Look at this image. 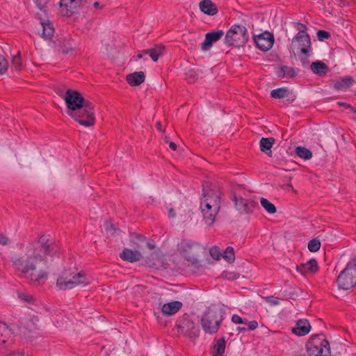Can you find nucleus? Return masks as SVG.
Returning a JSON list of instances; mask_svg holds the SVG:
<instances>
[{
  "label": "nucleus",
  "instance_id": "42",
  "mask_svg": "<svg viewBox=\"0 0 356 356\" xmlns=\"http://www.w3.org/2000/svg\"><path fill=\"white\" fill-rule=\"evenodd\" d=\"M18 297L20 300H22V301H24L25 302H28V303H33L34 302V298L30 294L22 292V293H18Z\"/></svg>",
  "mask_w": 356,
  "mask_h": 356
},
{
  "label": "nucleus",
  "instance_id": "56",
  "mask_svg": "<svg viewBox=\"0 0 356 356\" xmlns=\"http://www.w3.org/2000/svg\"><path fill=\"white\" fill-rule=\"evenodd\" d=\"M144 55H145V54H143V51L142 52L138 54L136 57H137V58H142Z\"/></svg>",
  "mask_w": 356,
  "mask_h": 356
},
{
  "label": "nucleus",
  "instance_id": "15",
  "mask_svg": "<svg viewBox=\"0 0 356 356\" xmlns=\"http://www.w3.org/2000/svg\"><path fill=\"white\" fill-rule=\"evenodd\" d=\"M81 0H60V13L63 16H71L79 7Z\"/></svg>",
  "mask_w": 356,
  "mask_h": 356
},
{
  "label": "nucleus",
  "instance_id": "49",
  "mask_svg": "<svg viewBox=\"0 0 356 356\" xmlns=\"http://www.w3.org/2000/svg\"><path fill=\"white\" fill-rule=\"evenodd\" d=\"M246 324L248 325V327H247V329L249 331L254 330L258 327V323L257 321H248V323Z\"/></svg>",
  "mask_w": 356,
  "mask_h": 356
},
{
  "label": "nucleus",
  "instance_id": "40",
  "mask_svg": "<svg viewBox=\"0 0 356 356\" xmlns=\"http://www.w3.org/2000/svg\"><path fill=\"white\" fill-rule=\"evenodd\" d=\"M8 67V62L5 57L0 54V74H3L6 72Z\"/></svg>",
  "mask_w": 356,
  "mask_h": 356
},
{
  "label": "nucleus",
  "instance_id": "5",
  "mask_svg": "<svg viewBox=\"0 0 356 356\" xmlns=\"http://www.w3.org/2000/svg\"><path fill=\"white\" fill-rule=\"evenodd\" d=\"M306 349L309 356L330 355V343L322 334L312 336L306 343Z\"/></svg>",
  "mask_w": 356,
  "mask_h": 356
},
{
  "label": "nucleus",
  "instance_id": "55",
  "mask_svg": "<svg viewBox=\"0 0 356 356\" xmlns=\"http://www.w3.org/2000/svg\"><path fill=\"white\" fill-rule=\"evenodd\" d=\"M93 6L95 8H102V7L99 6V3L97 1H96L93 3Z\"/></svg>",
  "mask_w": 356,
  "mask_h": 356
},
{
  "label": "nucleus",
  "instance_id": "6",
  "mask_svg": "<svg viewBox=\"0 0 356 356\" xmlns=\"http://www.w3.org/2000/svg\"><path fill=\"white\" fill-rule=\"evenodd\" d=\"M337 282L339 288L348 290L356 285V257L348 263L339 275Z\"/></svg>",
  "mask_w": 356,
  "mask_h": 356
},
{
  "label": "nucleus",
  "instance_id": "8",
  "mask_svg": "<svg viewBox=\"0 0 356 356\" xmlns=\"http://www.w3.org/2000/svg\"><path fill=\"white\" fill-rule=\"evenodd\" d=\"M177 332L184 337L194 341L200 335L199 327L187 314L183 315L177 321Z\"/></svg>",
  "mask_w": 356,
  "mask_h": 356
},
{
  "label": "nucleus",
  "instance_id": "29",
  "mask_svg": "<svg viewBox=\"0 0 356 356\" xmlns=\"http://www.w3.org/2000/svg\"><path fill=\"white\" fill-rule=\"evenodd\" d=\"M274 143L275 139L273 138H262L259 143L261 151L271 156V148Z\"/></svg>",
  "mask_w": 356,
  "mask_h": 356
},
{
  "label": "nucleus",
  "instance_id": "54",
  "mask_svg": "<svg viewBox=\"0 0 356 356\" xmlns=\"http://www.w3.org/2000/svg\"><path fill=\"white\" fill-rule=\"evenodd\" d=\"M156 127L158 130L162 131V125L161 122L159 121L156 123Z\"/></svg>",
  "mask_w": 356,
  "mask_h": 356
},
{
  "label": "nucleus",
  "instance_id": "57",
  "mask_svg": "<svg viewBox=\"0 0 356 356\" xmlns=\"http://www.w3.org/2000/svg\"><path fill=\"white\" fill-rule=\"evenodd\" d=\"M238 330L240 331V332H244V331H247L248 329H247V327H238Z\"/></svg>",
  "mask_w": 356,
  "mask_h": 356
},
{
  "label": "nucleus",
  "instance_id": "28",
  "mask_svg": "<svg viewBox=\"0 0 356 356\" xmlns=\"http://www.w3.org/2000/svg\"><path fill=\"white\" fill-rule=\"evenodd\" d=\"M311 70L320 76H325L329 71L327 65L321 61L313 62L311 64Z\"/></svg>",
  "mask_w": 356,
  "mask_h": 356
},
{
  "label": "nucleus",
  "instance_id": "46",
  "mask_svg": "<svg viewBox=\"0 0 356 356\" xmlns=\"http://www.w3.org/2000/svg\"><path fill=\"white\" fill-rule=\"evenodd\" d=\"M317 37L319 40H323L328 39L330 37V34L326 31L320 30L317 32Z\"/></svg>",
  "mask_w": 356,
  "mask_h": 356
},
{
  "label": "nucleus",
  "instance_id": "52",
  "mask_svg": "<svg viewBox=\"0 0 356 356\" xmlns=\"http://www.w3.org/2000/svg\"><path fill=\"white\" fill-rule=\"evenodd\" d=\"M169 147L171 149H172L173 151H175L177 150V145L174 143V142H170L169 143Z\"/></svg>",
  "mask_w": 356,
  "mask_h": 356
},
{
  "label": "nucleus",
  "instance_id": "27",
  "mask_svg": "<svg viewBox=\"0 0 356 356\" xmlns=\"http://www.w3.org/2000/svg\"><path fill=\"white\" fill-rule=\"evenodd\" d=\"M164 48L163 44H156L152 49L144 50L143 54H149L152 60L156 62L158 60L159 56L163 54Z\"/></svg>",
  "mask_w": 356,
  "mask_h": 356
},
{
  "label": "nucleus",
  "instance_id": "39",
  "mask_svg": "<svg viewBox=\"0 0 356 356\" xmlns=\"http://www.w3.org/2000/svg\"><path fill=\"white\" fill-rule=\"evenodd\" d=\"M294 24H295V27L298 31V33L296 34L297 38H300V36H302V35L307 34L306 32V31H307L306 25L301 24L300 22H295Z\"/></svg>",
  "mask_w": 356,
  "mask_h": 356
},
{
  "label": "nucleus",
  "instance_id": "9",
  "mask_svg": "<svg viewBox=\"0 0 356 356\" xmlns=\"http://www.w3.org/2000/svg\"><path fill=\"white\" fill-rule=\"evenodd\" d=\"M200 250L201 246L200 244L186 240L181 241L177 246V251L179 254L192 264L197 263V257Z\"/></svg>",
  "mask_w": 356,
  "mask_h": 356
},
{
  "label": "nucleus",
  "instance_id": "14",
  "mask_svg": "<svg viewBox=\"0 0 356 356\" xmlns=\"http://www.w3.org/2000/svg\"><path fill=\"white\" fill-rule=\"evenodd\" d=\"M293 49L299 50L304 54H307L311 49V40L309 34H304L297 38V35L292 40Z\"/></svg>",
  "mask_w": 356,
  "mask_h": 356
},
{
  "label": "nucleus",
  "instance_id": "48",
  "mask_svg": "<svg viewBox=\"0 0 356 356\" xmlns=\"http://www.w3.org/2000/svg\"><path fill=\"white\" fill-rule=\"evenodd\" d=\"M105 228L107 232H110L112 234H114L116 231L114 225L111 221H106L105 222Z\"/></svg>",
  "mask_w": 356,
  "mask_h": 356
},
{
  "label": "nucleus",
  "instance_id": "38",
  "mask_svg": "<svg viewBox=\"0 0 356 356\" xmlns=\"http://www.w3.org/2000/svg\"><path fill=\"white\" fill-rule=\"evenodd\" d=\"M12 65L15 67L17 70H21L22 67V63L20 51H18L17 55L13 57Z\"/></svg>",
  "mask_w": 356,
  "mask_h": 356
},
{
  "label": "nucleus",
  "instance_id": "17",
  "mask_svg": "<svg viewBox=\"0 0 356 356\" xmlns=\"http://www.w3.org/2000/svg\"><path fill=\"white\" fill-rule=\"evenodd\" d=\"M296 270L303 276L307 274H314L319 270L318 263L315 259H311L305 264L296 266Z\"/></svg>",
  "mask_w": 356,
  "mask_h": 356
},
{
  "label": "nucleus",
  "instance_id": "30",
  "mask_svg": "<svg viewBox=\"0 0 356 356\" xmlns=\"http://www.w3.org/2000/svg\"><path fill=\"white\" fill-rule=\"evenodd\" d=\"M40 25L42 29V32L41 34L42 38L45 40L50 39L54 33V29L52 24L49 21H47L41 22Z\"/></svg>",
  "mask_w": 356,
  "mask_h": 356
},
{
  "label": "nucleus",
  "instance_id": "3",
  "mask_svg": "<svg viewBox=\"0 0 356 356\" xmlns=\"http://www.w3.org/2000/svg\"><path fill=\"white\" fill-rule=\"evenodd\" d=\"M67 114L84 127H92L95 123V106L90 101L84 103L79 108L67 111Z\"/></svg>",
  "mask_w": 356,
  "mask_h": 356
},
{
  "label": "nucleus",
  "instance_id": "44",
  "mask_svg": "<svg viewBox=\"0 0 356 356\" xmlns=\"http://www.w3.org/2000/svg\"><path fill=\"white\" fill-rule=\"evenodd\" d=\"M47 1L48 0H34L38 8L44 13H47L48 10L47 7Z\"/></svg>",
  "mask_w": 356,
  "mask_h": 356
},
{
  "label": "nucleus",
  "instance_id": "7",
  "mask_svg": "<svg viewBox=\"0 0 356 356\" xmlns=\"http://www.w3.org/2000/svg\"><path fill=\"white\" fill-rule=\"evenodd\" d=\"M248 41L247 29L244 26L233 25L227 32L225 43L227 46L241 47Z\"/></svg>",
  "mask_w": 356,
  "mask_h": 356
},
{
  "label": "nucleus",
  "instance_id": "45",
  "mask_svg": "<svg viewBox=\"0 0 356 356\" xmlns=\"http://www.w3.org/2000/svg\"><path fill=\"white\" fill-rule=\"evenodd\" d=\"M232 321L236 324H246L248 323V319L242 318L240 316L234 314L232 316Z\"/></svg>",
  "mask_w": 356,
  "mask_h": 356
},
{
  "label": "nucleus",
  "instance_id": "33",
  "mask_svg": "<svg viewBox=\"0 0 356 356\" xmlns=\"http://www.w3.org/2000/svg\"><path fill=\"white\" fill-rule=\"evenodd\" d=\"M296 154L300 158L305 160L310 159L312 157V152L307 148L302 146L296 148Z\"/></svg>",
  "mask_w": 356,
  "mask_h": 356
},
{
  "label": "nucleus",
  "instance_id": "50",
  "mask_svg": "<svg viewBox=\"0 0 356 356\" xmlns=\"http://www.w3.org/2000/svg\"><path fill=\"white\" fill-rule=\"evenodd\" d=\"M8 243V238L1 232H0V244L2 245H6Z\"/></svg>",
  "mask_w": 356,
  "mask_h": 356
},
{
  "label": "nucleus",
  "instance_id": "2",
  "mask_svg": "<svg viewBox=\"0 0 356 356\" xmlns=\"http://www.w3.org/2000/svg\"><path fill=\"white\" fill-rule=\"evenodd\" d=\"M90 283V277L83 270L77 273L65 270L57 278L56 286L60 290L65 291L78 286L83 287L89 285Z\"/></svg>",
  "mask_w": 356,
  "mask_h": 356
},
{
  "label": "nucleus",
  "instance_id": "10",
  "mask_svg": "<svg viewBox=\"0 0 356 356\" xmlns=\"http://www.w3.org/2000/svg\"><path fill=\"white\" fill-rule=\"evenodd\" d=\"M202 199L200 205L209 208L213 207V211L218 207H220L221 191L219 187L214 186L212 188L206 189L203 185Z\"/></svg>",
  "mask_w": 356,
  "mask_h": 356
},
{
  "label": "nucleus",
  "instance_id": "31",
  "mask_svg": "<svg viewBox=\"0 0 356 356\" xmlns=\"http://www.w3.org/2000/svg\"><path fill=\"white\" fill-rule=\"evenodd\" d=\"M225 340L224 338L219 339L213 345V356H222L225 350Z\"/></svg>",
  "mask_w": 356,
  "mask_h": 356
},
{
  "label": "nucleus",
  "instance_id": "20",
  "mask_svg": "<svg viewBox=\"0 0 356 356\" xmlns=\"http://www.w3.org/2000/svg\"><path fill=\"white\" fill-rule=\"evenodd\" d=\"M312 327L307 319H300L296 322V326L291 329V332L299 337L305 336L309 333Z\"/></svg>",
  "mask_w": 356,
  "mask_h": 356
},
{
  "label": "nucleus",
  "instance_id": "32",
  "mask_svg": "<svg viewBox=\"0 0 356 356\" xmlns=\"http://www.w3.org/2000/svg\"><path fill=\"white\" fill-rule=\"evenodd\" d=\"M296 76V72L293 67L288 66H282L277 72V76L279 78H284L285 76L292 78Z\"/></svg>",
  "mask_w": 356,
  "mask_h": 356
},
{
  "label": "nucleus",
  "instance_id": "12",
  "mask_svg": "<svg viewBox=\"0 0 356 356\" xmlns=\"http://www.w3.org/2000/svg\"><path fill=\"white\" fill-rule=\"evenodd\" d=\"M64 99L67 107V111H72L79 108V106H83L84 103L88 101L79 92L71 89L65 92Z\"/></svg>",
  "mask_w": 356,
  "mask_h": 356
},
{
  "label": "nucleus",
  "instance_id": "25",
  "mask_svg": "<svg viewBox=\"0 0 356 356\" xmlns=\"http://www.w3.org/2000/svg\"><path fill=\"white\" fill-rule=\"evenodd\" d=\"M200 10L209 15H213L217 13V6L211 0H202L200 3Z\"/></svg>",
  "mask_w": 356,
  "mask_h": 356
},
{
  "label": "nucleus",
  "instance_id": "22",
  "mask_svg": "<svg viewBox=\"0 0 356 356\" xmlns=\"http://www.w3.org/2000/svg\"><path fill=\"white\" fill-rule=\"evenodd\" d=\"M182 305V302L179 301L168 302L163 305L161 311L164 315L171 316L179 311Z\"/></svg>",
  "mask_w": 356,
  "mask_h": 356
},
{
  "label": "nucleus",
  "instance_id": "34",
  "mask_svg": "<svg viewBox=\"0 0 356 356\" xmlns=\"http://www.w3.org/2000/svg\"><path fill=\"white\" fill-rule=\"evenodd\" d=\"M288 90L284 88L273 90L270 92L272 97L275 99H282L287 96Z\"/></svg>",
  "mask_w": 356,
  "mask_h": 356
},
{
  "label": "nucleus",
  "instance_id": "37",
  "mask_svg": "<svg viewBox=\"0 0 356 356\" xmlns=\"http://www.w3.org/2000/svg\"><path fill=\"white\" fill-rule=\"evenodd\" d=\"M321 245L320 241L317 238H314L309 241L307 247L310 252H315L320 249Z\"/></svg>",
  "mask_w": 356,
  "mask_h": 356
},
{
  "label": "nucleus",
  "instance_id": "43",
  "mask_svg": "<svg viewBox=\"0 0 356 356\" xmlns=\"http://www.w3.org/2000/svg\"><path fill=\"white\" fill-rule=\"evenodd\" d=\"M222 277L228 280H234L239 277V274L234 273V272H230L225 270L222 273Z\"/></svg>",
  "mask_w": 356,
  "mask_h": 356
},
{
  "label": "nucleus",
  "instance_id": "23",
  "mask_svg": "<svg viewBox=\"0 0 356 356\" xmlns=\"http://www.w3.org/2000/svg\"><path fill=\"white\" fill-rule=\"evenodd\" d=\"M120 258L124 261L134 262L139 261L142 258L140 252L138 250H132L125 248L120 254Z\"/></svg>",
  "mask_w": 356,
  "mask_h": 356
},
{
  "label": "nucleus",
  "instance_id": "35",
  "mask_svg": "<svg viewBox=\"0 0 356 356\" xmlns=\"http://www.w3.org/2000/svg\"><path fill=\"white\" fill-rule=\"evenodd\" d=\"M261 206L270 213H275L276 212L275 206L270 202L267 199L262 197L261 199Z\"/></svg>",
  "mask_w": 356,
  "mask_h": 356
},
{
  "label": "nucleus",
  "instance_id": "19",
  "mask_svg": "<svg viewBox=\"0 0 356 356\" xmlns=\"http://www.w3.org/2000/svg\"><path fill=\"white\" fill-rule=\"evenodd\" d=\"M223 34L224 33L222 30L207 33L205 35L204 41L201 44L202 49L204 51L209 49L213 43L220 40Z\"/></svg>",
  "mask_w": 356,
  "mask_h": 356
},
{
  "label": "nucleus",
  "instance_id": "18",
  "mask_svg": "<svg viewBox=\"0 0 356 356\" xmlns=\"http://www.w3.org/2000/svg\"><path fill=\"white\" fill-rule=\"evenodd\" d=\"M56 47L58 51L64 54H67L74 50L73 42L70 35L59 38L56 43Z\"/></svg>",
  "mask_w": 356,
  "mask_h": 356
},
{
  "label": "nucleus",
  "instance_id": "47",
  "mask_svg": "<svg viewBox=\"0 0 356 356\" xmlns=\"http://www.w3.org/2000/svg\"><path fill=\"white\" fill-rule=\"evenodd\" d=\"M265 300L267 302L270 303L272 305H277L280 304L279 299L273 296L265 297Z\"/></svg>",
  "mask_w": 356,
  "mask_h": 356
},
{
  "label": "nucleus",
  "instance_id": "36",
  "mask_svg": "<svg viewBox=\"0 0 356 356\" xmlns=\"http://www.w3.org/2000/svg\"><path fill=\"white\" fill-rule=\"evenodd\" d=\"M223 257L228 262H233L235 259V254L232 247H227L224 251Z\"/></svg>",
  "mask_w": 356,
  "mask_h": 356
},
{
  "label": "nucleus",
  "instance_id": "13",
  "mask_svg": "<svg viewBox=\"0 0 356 356\" xmlns=\"http://www.w3.org/2000/svg\"><path fill=\"white\" fill-rule=\"evenodd\" d=\"M257 47L264 51L269 50L273 44L274 36L270 32L266 31L254 38Z\"/></svg>",
  "mask_w": 356,
  "mask_h": 356
},
{
  "label": "nucleus",
  "instance_id": "4",
  "mask_svg": "<svg viewBox=\"0 0 356 356\" xmlns=\"http://www.w3.org/2000/svg\"><path fill=\"white\" fill-rule=\"evenodd\" d=\"M223 321V316L217 309H207L201 318V325L205 333L216 334Z\"/></svg>",
  "mask_w": 356,
  "mask_h": 356
},
{
  "label": "nucleus",
  "instance_id": "24",
  "mask_svg": "<svg viewBox=\"0 0 356 356\" xmlns=\"http://www.w3.org/2000/svg\"><path fill=\"white\" fill-rule=\"evenodd\" d=\"M145 75L143 72H136L127 75L126 80L131 86H139L145 81Z\"/></svg>",
  "mask_w": 356,
  "mask_h": 356
},
{
  "label": "nucleus",
  "instance_id": "53",
  "mask_svg": "<svg viewBox=\"0 0 356 356\" xmlns=\"http://www.w3.org/2000/svg\"><path fill=\"white\" fill-rule=\"evenodd\" d=\"M168 214H169V216L171 217V218H175L176 214H175V212L174 211L173 209L170 208L168 210Z\"/></svg>",
  "mask_w": 356,
  "mask_h": 356
},
{
  "label": "nucleus",
  "instance_id": "51",
  "mask_svg": "<svg viewBox=\"0 0 356 356\" xmlns=\"http://www.w3.org/2000/svg\"><path fill=\"white\" fill-rule=\"evenodd\" d=\"M338 104L341 106H344L347 108H350L352 111H353L355 113H356V109L353 107H352L350 104H346V102H338Z\"/></svg>",
  "mask_w": 356,
  "mask_h": 356
},
{
  "label": "nucleus",
  "instance_id": "41",
  "mask_svg": "<svg viewBox=\"0 0 356 356\" xmlns=\"http://www.w3.org/2000/svg\"><path fill=\"white\" fill-rule=\"evenodd\" d=\"M209 253L211 257L216 260H219L220 257L222 256L220 249L217 246L212 247L209 250Z\"/></svg>",
  "mask_w": 356,
  "mask_h": 356
},
{
  "label": "nucleus",
  "instance_id": "16",
  "mask_svg": "<svg viewBox=\"0 0 356 356\" xmlns=\"http://www.w3.org/2000/svg\"><path fill=\"white\" fill-rule=\"evenodd\" d=\"M14 342L13 333L8 325L0 323V346H10Z\"/></svg>",
  "mask_w": 356,
  "mask_h": 356
},
{
  "label": "nucleus",
  "instance_id": "21",
  "mask_svg": "<svg viewBox=\"0 0 356 356\" xmlns=\"http://www.w3.org/2000/svg\"><path fill=\"white\" fill-rule=\"evenodd\" d=\"M220 207H218L216 211H213V207L210 208L200 205V209L203 215V220L208 226H211L215 221V218L219 211Z\"/></svg>",
  "mask_w": 356,
  "mask_h": 356
},
{
  "label": "nucleus",
  "instance_id": "26",
  "mask_svg": "<svg viewBox=\"0 0 356 356\" xmlns=\"http://www.w3.org/2000/svg\"><path fill=\"white\" fill-rule=\"evenodd\" d=\"M354 83L352 76H344L337 80L334 84V88L337 90H344L350 88Z\"/></svg>",
  "mask_w": 356,
  "mask_h": 356
},
{
  "label": "nucleus",
  "instance_id": "1",
  "mask_svg": "<svg viewBox=\"0 0 356 356\" xmlns=\"http://www.w3.org/2000/svg\"><path fill=\"white\" fill-rule=\"evenodd\" d=\"M49 239L41 235L26 246L24 254L13 259L15 268L27 279L38 284H43L48 277L47 256L50 254Z\"/></svg>",
  "mask_w": 356,
  "mask_h": 356
},
{
  "label": "nucleus",
  "instance_id": "11",
  "mask_svg": "<svg viewBox=\"0 0 356 356\" xmlns=\"http://www.w3.org/2000/svg\"><path fill=\"white\" fill-rule=\"evenodd\" d=\"M233 201L235 202L236 210L243 214L251 213L257 207H259L257 202L254 200L245 198L241 194H234Z\"/></svg>",
  "mask_w": 356,
  "mask_h": 356
},
{
  "label": "nucleus",
  "instance_id": "58",
  "mask_svg": "<svg viewBox=\"0 0 356 356\" xmlns=\"http://www.w3.org/2000/svg\"><path fill=\"white\" fill-rule=\"evenodd\" d=\"M148 247H149L150 249H153V248H154V245H151L150 243H148Z\"/></svg>",
  "mask_w": 356,
  "mask_h": 356
}]
</instances>
